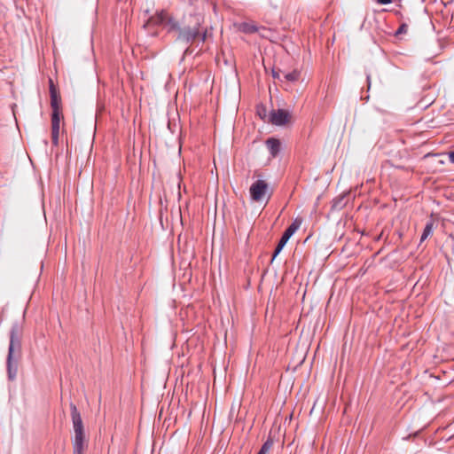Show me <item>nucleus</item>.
I'll use <instances>...</instances> for the list:
<instances>
[{"mask_svg": "<svg viewBox=\"0 0 454 454\" xmlns=\"http://www.w3.org/2000/svg\"><path fill=\"white\" fill-rule=\"evenodd\" d=\"M20 327L18 324H14L12 326L10 332V344L8 349V356H7V372L8 378L11 380H13L16 378L17 374V364L14 363L15 354L18 356L20 353L21 343H20Z\"/></svg>", "mask_w": 454, "mask_h": 454, "instance_id": "obj_1", "label": "nucleus"}, {"mask_svg": "<svg viewBox=\"0 0 454 454\" xmlns=\"http://www.w3.org/2000/svg\"><path fill=\"white\" fill-rule=\"evenodd\" d=\"M240 29L244 33H247V34L255 33V32L259 31V28L255 25H254L252 23H247V22L241 24Z\"/></svg>", "mask_w": 454, "mask_h": 454, "instance_id": "obj_14", "label": "nucleus"}, {"mask_svg": "<svg viewBox=\"0 0 454 454\" xmlns=\"http://www.w3.org/2000/svg\"><path fill=\"white\" fill-rule=\"evenodd\" d=\"M51 106L52 108L51 114V138L54 145L59 144V123L62 117L61 114V98L59 93L51 94Z\"/></svg>", "mask_w": 454, "mask_h": 454, "instance_id": "obj_2", "label": "nucleus"}, {"mask_svg": "<svg viewBox=\"0 0 454 454\" xmlns=\"http://www.w3.org/2000/svg\"><path fill=\"white\" fill-rule=\"evenodd\" d=\"M199 36L200 37V40H201L202 42H204V41L206 40L207 34H206V32H205V33H203L201 35L199 34Z\"/></svg>", "mask_w": 454, "mask_h": 454, "instance_id": "obj_22", "label": "nucleus"}, {"mask_svg": "<svg viewBox=\"0 0 454 454\" xmlns=\"http://www.w3.org/2000/svg\"><path fill=\"white\" fill-rule=\"evenodd\" d=\"M380 4H388L393 2V0H376ZM402 0H394V2L400 3ZM400 5V4H398Z\"/></svg>", "mask_w": 454, "mask_h": 454, "instance_id": "obj_18", "label": "nucleus"}, {"mask_svg": "<svg viewBox=\"0 0 454 454\" xmlns=\"http://www.w3.org/2000/svg\"><path fill=\"white\" fill-rule=\"evenodd\" d=\"M302 223V220L301 218H296L294 220V222L290 224V226L284 231L275 251L273 254V258L281 252L283 247L286 246L289 239L294 234V232L301 227Z\"/></svg>", "mask_w": 454, "mask_h": 454, "instance_id": "obj_4", "label": "nucleus"}, {"mask_svg": "<svg viewBox=\"0 0 454 454\" xmlns=\"http://www.w3.org/2000/svg\"><path fill=\"white\" fill-rule=\"evenodd\" d=\"M408 31V26L406 24H402L399 28L397 29V31L395 32V35H401V34H405L407 33Z\"/></svg>", "mask_w": 454, "mask_h": 454, "instance_id": "obj_16", "label": "nucleus"}, {"mask_svg": "<svg viewBox=\"0 0 454 454\" xmlns=\"http://www.w3.org/2000/svg\"><path fill=\"white\" fill-rule=\"evenodd\" d=\"M433 229H434V222L431 220V221L427 223V224H426L425 228H424L423 233H422L421 238H420V242H423L430 235H432Z\"/></svg>", "mask_w": 454, "mask_h": 454, "instance_id": "obj_12", "label": "nucleus"}, {"mask_svg": "<svg viewBox=\"0 0 454 454\" xmlns=\"http://www.w3.org/2000/svg\"><path fill=\"white\" fill-rule=\"evenodd\" d=\"M199 36L198 29L184 28L179 29L178 39L186 43H192Z\"/></svg>", "mask_w": 454, "mask_h": 454, "instance_id": "obj_7", "label": "nucleus"}, {"mask_svg": "<svg viewBox=\"0 0 454 454\" xmlns=\"http://www.w3.org/2000/svg\"><path fill=\"white\" fill-rule=\"evenodd\" d=\"M282 76L283 82H295L300 79L301 72L298 69H294L291 72H284Z\"/></svg>", "mask_w": 454, "mask_h": 454, "instance_id": "obj_11", "label": "nucleus"}, {"mask_svg": "<svg viewBox=\"0 0 454 454\" xmlns=\"http://www.w3.org/2000/svg\"><path fill=\"white\" fill-rule=\"evenodd\" d=\"M260 32V35L263 37H266L267 36V33L269 32L265 27H262L261 29H259Z\"/></svg>", "mask_w": 454, "mask_h": 454, "instance_id": "obj_20", "label": "nucleus"}, {"mask_svg": "<svg viewBox=\"0 0 454 454\" xmlns=\"http://www.w3.org/2000/svg\"><path fill=\"white\" fill-rule=\"evenodd\" d=\"M268 184L263 180H257L250 187V195L253 200H261L266 193Z\"/></svg>", "mask_w": 454, "mask_h": 454, "instance_id": "obj_5", "label": "nucleus"}, {"mask_svg": "<svg viewBox=\"0 0 454 454\" xmlns=\"http://www.w3.org/2000/svg\"><path fill=\"white\" fill-rule=\"evenodd\" d=\"M168 19V12L165 11H160L157 12L155 15H153L149 18L147 21L148 26H162L165 24V21Z\"/></svg>", "mask_w": 454, "mask_h": 454, "instance_id": "obj_8", "label": "nucleus"}, {"mask_svg": "<svg viewBox=\"0 0 454 454\" xmlns=\"http://www.w3.org/2000/svg\"><path fill=\"white\" fill-rule=\"evenodd\" d=\"M71 419L74 427V439H86L81 413L73 403H70Z\"/></svg>", "mask_w": 454, "mask_h": 454, "instance_id": "obj_3", "label": "nucleus"}, {"mask_svg": "<svg viewBox=\"0 0 454 454\" xmlns=\"http://www.w3.org/2000/svg\"><path fill=\"white\" fill-rule=\"evenodd\" d=\"M163 27L168 29V31H173L179 29L178 24L176 20H174L168 14V19L163 25Z\"/></svg>", "mask_w": 454, "mask_h": 454, "instance_id": "obj_13", "label": "nucleus"}, {"mask_svg": "<svg viewBox=\"0 0 454 454\" xmlns=\"http://www.w3.org/2000/svg\"><path fill=\"white\" fill-rule=\"evenodd\" d=\"M87 448L86 439H73L74 454H83Z\"/></svg>", "mask_w": 454, "mask_h": 454, "instance_id": "obj_10", "label": "nucleus"}, {"mask_svg": "<svg viewBox=\"0 0 454 454\" xmlns=\"http://www.w3.org/2000/svg\"><path fill=\"white\" fill-rule=\"evenodd\" d=\"M52 92H54V94L58 93L57 89H56L52 80L50 79V94H51Z\"/></svg>", "mask_w": 454, "mask_h": 454, "instance_id": "obj_19", "label": "nucleus"}, {"mask_svg": "<svg viewBox=\"0 0 454 454\" xmlns=\"http://www.w3.org/2000/svg\"><path fill=\"white\" fill-rule=\"evenodd\" d=\"M266 145L270 151V153L272 157H276L280 151V142L278 139L270 137L267 139Z\"/></svg>", "mask_w": 454, "mask_h": 454, "instance_id": "obj_9", "label": "nucleus"}, {"mask_svg": "<svg viewBox=\"0 0 454 454\" xmlns=\"http://www.w3.org/2000/svg\"><path fill=\"white\" fill-rule=\"evenodd\" d=\"M290 120V114L286 110L278 109L272 111L270 114V121L277 126L286 124Z\"/></svg>", "mask_w": 454, "mask_h": 454, "instance_id": "obj_6", "label": "nucleus"}, {"mask_svg": "<svg viewBox=\"0 0 454 454\" xmlns=\"http://www.w3.org/2000/svg\"><path fill=\"white\" fill-rule=\"evenodd\" d=\"M273 441L271 439H268L260 449L257 454H267L270 450L272 448Z\"/></svg>", "mask_w": 454, "mask_h": 454, "instance_id": "obj_15", "label": "nucleus"}, {"mask_svg": "<svg viewBox=\"0 0 454 454\" xmlns=\"http://www.w3.org/2000/svg\"><path fill=\"white\" fill-rule=\"evenodd\" d=\"M283 73H284V72H282V71H280V70H279V71H275V70H273V71H272V76H273L275 79H278V80H279V81L283 82V76H282V74H283Z\"/></svg>", "mask_w": 454, "mask_h": 454, "instance_id": "obj_17", "label": "nucleus"}, {"mask_svg": "<svg viewBox=\"0 0 454 454\" xmlns=\"http://www.w3.org/2000/svg\"><path fill=\"white\" fill-rule=\"evenodd\" d=\"M449 160L450 163L454 164V151H451L448 153Z\"/></svg>", "mask_w": 454, "mask_h": 454, "instance_id": "obj_21", "label": "nucleus"}]
</instances>
